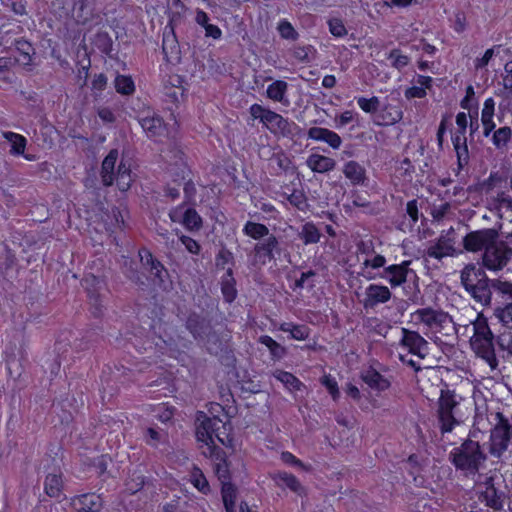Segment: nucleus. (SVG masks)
<instances>
[{
  "label": "nucleus",
  "mask_w": 512,
  "mask_h": 512,
  "mask_svg": "<svg viewBox=\"0 0 512 512\" xmlns=\"http://www.w3.org/2000/svg\"><path fill=\"white\" fill-rule=\"evenodd\" d=\"M196 438L198 442L206 446V450L203 451L205 456H212L214 449H217L214 439L227 447H230L233 441L228 423L218 417H208L203 412H199L196 417Z\"/></svg>",
  "instance_id": "obj_1"
},
{
  "label": "nucleus",
  "mask_w": 512,
  "mask_h": 512,
  "mask_svg": "<svg viewBox=\"0 0 512 512\" xmlns=\"http://www.w3.org/2000/svg\"><path fill=\"white\" fill-rule=\"evenodd\" d=\"M469 326L472 331L469 340L471 349L491 370L496 369L498 361L493 343L494 336L489 327L487 318L482 313H479L477 317L470 322Z\"/></svg>",
  "instance_id": "obj_2"
},
{
  "label": "nucleus",
  "mask_w": 512,
  "mask_h": 512,
  "mask_svg": "<svg viewBox=\"0 0 512 512\" xmlns=\"http://www.w3.org/2000/svg\"><path fill=\"white\" fill-rule=\"evenodd\" d=\"M449 460L456 469L463 471L466 475H474L485 462L486 455L478 442L467 440L459 447L452 449Z\"/></svg>",
  "instance_id": "obj_3"
},
{
  "label": "nucleus",
  "mask_w": 512,
  "mask_h": 512,
  "mask_svg": "<svg viewBox=\"0 0 512 512\" xmlns=\"http://www.w3.org/2000/svg\"><path fill=\"white\" fill-rule=\"evenodd\" d=\"M460 397L450 390H441L438 400V419L443 433L451 432L460 424Z\"/></svg>",
  "instance_id": "obj_4"
},
{
  "label": "nucleus",
  "mask_w": 512,
  "mask_h": 512,
  "mask_svg": "<svg viewBox=\"0 0 512 512\" xmlns=\"http://www.w3.org/2000/svg\"><path fill=\"white\" fill-rule=\"evenodd\" d=\"M249 111L251 117L260 120L270 132L283 136L292 133L294 124L283 118L280 114L260 104L251 105Z\"/></svg>",
  "instance_id": "obj_5"
},
{
  "label": "nucleus",
  "mask_w": 512,
  "mask_h": 512,
  "mask_svg": "<svg viewBox=\"0 0 512 512\" xmlns=\"http://www.w3.org/2000/svg\"><path fill=\"white\" fill-rule=\"evenodd\" d=\"M487 192L490 194L491 204L498 210H512V196L505 191L509 185L504 173H492L485 182Z\"/></svg>",
  "instance_id": "obj_6"
},
{
  "label": "nucleus",
  "mask_w": 512,
  "mask_h": 512,
  "mask_svg": "<svg viewBox=\"0 0 512 512\" xmlns=\"http://www.w3.org/2000/svg\"><path fill=\"white\" fill-rule=\"evenodd\" d=\"M462 250L458 246L457 233L454 228H449L440 235L426 249V255L436 260L446 257L458 256Z\"/></svg>",
  "instance_id": "obj_7"
},
{
  "label": "nucleus",
  "mask_w": 512,
  "mask_h": 512,
  "mask_svg": "<svg viewBox=\"0 0 512 512\" xmlns=\"http://www.w3.org/2000/svg\"><path fill=\"white\" fill-rule=\"evenodd\" d=\"M482 259L483 265L491 271L503 269L512 259L511 250L506 240H500L498 236L495 237L492 243L486 247Z\"/></svg>",
  "instance_id": "obj_8"
},
{
  "label": "nucleus",
  "mask_w": 512,
  "mask_h": 512,
  "mask_svg": "<svg viewBox=\"0 0 512 512\" xmlns=\"http://www.w3.org/2000/svg\"><path fill=\"white\" fill-rule=\"evenodd\" d=\"M412 320L416 324H423L428 329L438 331L450 322V317L442 311L424 308L415 311Z\"/></svg>",
  "instance_id": "obj_9"
},
{
  "label": "nucleus",
  "mask_w": 512,
  "mask_h": 512,
  "mask_svg": "<svg viewBox=\"0 0 512 512\" xmlns=\"http://www.w3.org/2000/svg\"><path fill=\"white\" fill-rule=\"evenodd\" d=\"M497 236L498 233L494 229L472 231L463 238V246L465 250L469 252H477L482 249L486 251V247L489 246Z\"/></svg>",
  "instance_id": "obj_10"
},
{
  "label": "nucleus",
  "mask_w": 512,
  "mask_h": 512,
  "mask_svg": "<svg viewBox=\"0 0 512 512\" xmlns=\"http://www.w3.org/2000/svg\"><path fill=\"white\" fill-rule=\"evenodd\" d=\"M401 346L411 355L424 359L428 354V342L417 332L402 329Z\"/></svg>",
  "instance_id": "obj_11"
},
{
  "label": "nucleus",
  "mask_w": 512,
  "mask_h": 512,
  "mask_svg": "<svg viewBox=\"0 0 512 512\" xmlns=\"http://www.w3.org/2000/svg\"><path fill=\"white\" fill-rule=\"evenodd\" d=\"M173 222L181 223L188 230H198L202 226V219L199 214L191 208L178 206L169 213Z\"/></svg>",
  "instance_id": "obj_12"
},
{
  "label": "nucleus",
  "mask_w": 512,
  "mask_h": 512,
  "mask_svg": "<svg viewBox=\"0 0 512 512\" xmlns=\"http://www.w3.org/2000/svg\"><path fill=\"white\" fill-rule=\"evenodd\" d=\"M390 298L391 292L387 286L370 284L365 289L363 305L365 308H374L388 302Z\"/></svg>",
  "instance_id": "obj_13"
},
{
  "label": "nucleus",
  "mask_w": 512,
  "mask_h": 512,
  "mask_svg": "<svg viewBox=\"0 0 512 512\" xmlns=\"http://www.w3.org/2000/svg\"><path fill=\"white\" fill-rule=\"evenodd\" d=\"M308 138L314 141L325 142L333 149H338L342 144V139L336 132L321 127L310 128L308 130Z\"/></svg>",
  "instance_id": "obj_14"
},
{
  "label": "nucleus",
  "mask_w": 512,
  "mask_h": 512,
  "mask_svg": "<svg viewBox=\"0 0 512 512\" xmlns=\"http://www.w3.org/2000/svg\"><path fill=\"white\" fill-rule=\"evenodd\" d=\"M475 301L483 306H490L494 300L492 279H484L480 284L468 292Z\"/></svg>",
  "instance_id": "obj_15"
},
{
  "label": "nucleus",
  "mask_w": 512,
  "mask_h": 512,
  "mask_svg": "<svg viewBox=\"0 0 512 512\" xmlns=\"http://www.w3.org/2000/svg\"><path fill=\"white\" fill-rule=\"evenodd\" d=\"M140 125L150 138L161 137L167 134V129L162 119L156 115L142 117Z\"/></svg>",
  "instance_id": "obj_16"
},
{
  "label": "nucleus",
  "mask_w": 512,
  "mask_h": 512,
  "mask_svg": "<svg viewBox=\"0 0 512 512\" xmlns=\"http://www.w3.org/2000/svg\"><path fill=\"white\" fill-rule=\"evenodd\" d=\"M486 278L487 276L484 271L475 265H467L461 271V282L467 292L471 291Z\"/></svg>",
  "instance_id": "obj_17"
},
{
  "label": "nucleus",
  "mask_w": 512,
  "mask_h": 512,
  "mask_svg": "<svg viewBox=\"0 0 512 512\" xmlns=\"http://www.w3.org/2000/svg\"><path fill=\"white\" fill-rule=\"evenodd\" d=\"M485 489L481 491L480 500L494 510H500L503 506L501 495L494 486L493 479L487 478L484 482Z\"/></svg>",
  "instance_id": "obj_18"
},
{
  "label": "nucleus",
  "mask_w": 512,
  "mask_h": 512,
  "mask_svg": "<svg viewBox=\"0 0 512 512\" xmlns=\"http://www.w3.org/2000/svg\"><path fill=\"white\" fill-rule=\"evenodd\" d=\"M385 264H386V259L384 256H382L380 254L366 255V257L363 259V261L361 263L360 274L364 278H366L368 280H372V279L376 278V276H377L374 271L381 267H384Z\"/></svg>",
  "instance_id": "obj_19"
},
{
  "label": "nucleus",
  "mask_w": 512,
  "mask_h": 512,
  "mask_svg": "<svg viewBox=\"0 0 512 512\" xmlns=\"http://www.w3.org/2000/svg\"><path fill=\"white\" fill-rule=\"evenodd\" d=\"M73 506L77 512H99L102 501L96 494H84L73 500Z\"/></svg>",
  "instance_id": "obj_20"
},
{
  "label": "nucleus",
  "mask_w": 512,
  "mask_h": 512,
  "mask_svg": "<svg viewBox=\"0 0 512 512\" xmlns=\"http://www.w3.org/2000/svg\"><path fill=\"white\" fill-rule=\"evenodd\" d=\"M494 301L498 304L512 303V282L502 279H492Z\"/></svg>",
  "instance_id": "obj_21"
},
{
  "label": "nucleus",
  "mask_w": 512,
  "mask_h": 512,
  "mask_svg": "<svg viewBox=\"0 0 512 512\" xmlns=\"http://www.w3.org/2000/svg\"><path fill=\"white\" fill-rule=\"evenodd\" d=\"M402 118L403 112L400 107L386 104L378 112L376 123L378 125H394Z\"/></svg>",
  "instance_id": "obj_22"
},
{
  "label": "nucleus",
  "mask_w": 512,
  "mask_h": 512,
  "mask_svg": "<svg viewBox=\"0 0 512 512\" xmlns=\"http://www.w3.org/2000/svg\"><path fill=\"white\" fill-rule=\"evenodd\" d=\"M432 82L433 80L430 76L418 75L416 78L417 85L409 87L405 90V98L408 100L414 98H424L427 95V90L432 87Z\"/></svg>",
  "instance_id": "obj_23"
},
{
  "label": "nucleus",
  "mask_w": 512,
  "mask_h": 512,
  "mask_svg": "<svg viewBox=\"0 0 512 512\" xmlns=\"http://www.w3.org/2000/svg\"><path fill=\"white\" fill-rule=\"evenodd\" d=\"M118 154V150L113 149L102 162L101 178L103 184L106 186H110L114 182V169L118 160Z\"/></svg>",
  "instance_id": "obj_24"
},
{
  "label": "nucleus",
  "mask_w": 512,
  "mask_h": 512,
  "mask_svg": "<svg viewBox=\"0 0 512 512\" xmlns=\"http://www.w3.org/2000/svg\"><path fill=\"white\" fill-rule=\"evenodd\" d=\"M306 164L313 172L317 173L329 172L336 165L334 159L320 154H311L307 158Z\"/></svg>",
  "instance_id": "obj_25"
},
{
  "label": "nucleus",
  "mask_w": 512,
  "mask_h": 512,
  "mask_svg": "<svg viewBox=\"0 0 512 512\" xmlns=\"http://www.w3.org/2000/svg\"><path fill=\"white\" fill-rule=\"evenodd\" d=\"M288 83L283 80H275L268 85L266 90L267 97L274 101L284 105H289V99L287 98Z\"/></svg>",
  "instance_id": "obj_26"
},
{
  "label": "nucleus",
  "mask_w": 512,
  "mask_h": 512,
  "mask_svg": "<svg viewBox=\"0 0 512 512\" xmlns=\"http://www.w3.org/2000/svg\"><path fill=\"white\" fill-rule=\"evenodd\" d=\"M209 457L213 460L214 471L221 484L229 482L230 471L225 454L218 449H214L213 455Z\"/></svg>",
  "instance_id": "obj_27"
},
{
  "label": "nucleus",
  "mask_w": 512,
  "mask_h": 512,
  "mask_svg": "<svg viewBox=\"0 0 512 512\" xmlns=\"http://www.w3.org/2000/svg\"><path fill=\"white\" fill-rule=\"evenodd\" d=\"M343 174L353 185H361L366 179V171L356 161H348L343 166Z\"/></svg>",
  "instance_id": "obj_28"
},
{
  "label": "nucleus",
  "mask_w": 512,
  "mask_h": 512,
  "mask_svg": "<svg viewBox=\"0 0 512 512\" xmlns=\"http://www.w3.org/2000/svg\"><path fill=\"white\" fill-rule=\"evenodd\" d=\"M495 112V101L493 98H487L484 101L482 112H481V122L483 125V133L487 137L494 130L496 124L493 120Z\"/></svg>",
  "instance_id": "obj_29"
},
{
  "label": "nucleus",
  "mask_w": 512,
  "mask_h": 512,
  "mask_svg": "<svg viewBox=\"0 0 512 512\" xmlns=\"http://www.w3.org/2000/svg\"><path fill=\"white\" fill-rule=\"evenodd\" d=\"M386 278L392 286H399L406 281L407 277V263L401 265H391L385 268Z\"/></svg>",
  "instance_id": "obj_30"
},
{
  "label": "nucleus",
  "mask_w": 512,
  "mask_h": 512,
  "mask_svg": "<svg viewBox=\"0 0 512 512\" xmlns=\"http://www.w3.org/2000/svg\"><path fill=\"white\" fill-rule=\"evenodd\" d=\"M114 181H116V184L121 191H127L130 188L133 179L129 163L124 160L119 163L117 173L114 176Z\"/></svg>",
  "instance_id": "obj_31"
},
{
  "label": "nucleus",
  "mask_w": 512,
  "mask_h": 512,
  "mask_svg": "<svg viewBox=\"0 0 512 512\" xmlns=\"http://www.w3.org/2000/svg\"><path fill=\"white\" fill-rule=\"evenodd\" d=\"M363 381L373 389L384 391L390 387L388 379L374 369H368L362 374Z\"/></svg>",
  "instance_id": "obj_32"
},
{
  "label": "nucleus",
  "mask_w": 512,
  "mask_h": 512,
  "mask_svg": "<svg viewBox=\"0 0 512 512\" xmlns=\"http://www.w3.org/2000/svg\"><path fill=\"white\" fill-rule=\"evenodd\" d=\"M273 479L277 483V485L281 487H287L291 491L299 495L303 493L304 489L302 485L300 484L298 479L292 474H289L287 472H277L274 474Z\"/></svg>",
  "instance_id": "obj_33"
},
{
  "label": "nucleus",
  "mask_w": 512,
  "mask_h": 512,
  "mask_svg": "<svg viewBox=\"0 0 512 512\" xmlns=\"http://www.w3.org/2000/svg\"><path fill=\"white\" fill-rule=\"evenodd\" d=\"M139 257L142 264L146 267H149L151 273L160 281H163V273L165 272V269L159 261L153 258L150 251H148L147 249L140 250Z\"/></svg>",
  "instance_id": "obj_34"
},
{
  "label": "nucleus",
  "mask_w": 512,
  "mask_h": 512,
  "mask_svg": "<svg viewBox=\"0 0 512 512\" xmlns=\"http://www.w3.org/2000/svg\"><path fill=\"white\" fill-rule=\"evenodd\" d=\"M273 376L279 382H281L284 387L290 392H296L301 390L303 386L302 382L293 374L283 370H275L273 372Z\"/></svg>",
  "instance_id": "obj_35"
},
{
  "label": "nucleus",
  "mask_w": 512,
  "mask_h": 512,
  "mask_svg": "<svg viewBox=\"0 0 512 512\" xmlns=\"http://www.w3.org/2000/svg\"><path fill=\"white\" fill-rule=\"evenodd\" d=\"M277 246V238L273 234H268V236L263 238L262 242L255 246V252L259 257H264L271 260L273 258V251L277 248Z\"/></svg>",
  "instance_id": "obj_36"
},
{
  "label": "nucleus",
  "mask_w": 512,
  "mask_h": 512,
  "mask_svg": "<svg viewBox=\"0 0 512 512\" xmlns=\"http://www.w3.org/2000/svg\"><path fill=\"white\" fill-rule=\"evenodd\" d=\"M16 50L19 52V57L15 59V62H18L21 65H29L32 61V55L34 54V49L31 44L23 39H19L15 42Z\"/></svg>",
  "instance_id": "obj_37"
},
{
  "label": "nucleus",
  "mask_w": 512,
  "mask_h": 512,
  "mask_svg": "<svg viewBox=\"0 0 512 512\" xmlns=\"http://www.w3.org/2000/svg\"><path fill=\"white\" fill-rule=\"evenodd\" d=\"M190 483L201 493L208 494L210 492L209 483L202 472L198 467H193L189 475Z\"/></svg>",
  "instance_id": "obj_38"
},
{
  "label": "nucleus",
  "mask_w": 512,
  "mask_h": 512,
  "mask_svg": "<svg viewBox=\"0 0 512 512\" xmlns=\"http://www.w3.org/2000/svg\"><path fill=\"white\" fill-rule=\"evenodd\" d=\"M279 330L290 333L291 338L295 340H305L309 336V329L305 325H295L293 323L284 322L280 324Z\"/></svg>",
  "instance_id": "obj_39"
},
{
  "label": "nucleus",
  "mask_w": 512,
  "mask_h": 512,
  "mask_svg": "<svg viewBox=\"0 0 512 512\" xmlns=\"http://www.w3.org/2000/svg\"><path fill=\"white\" fill-rule=\"evenodd\" d=\"M452 143L458 157L459 165L461 166L462 160H466L468 155L466 132L457 130L452 136Z\"/></svg>",
  "instance_id": "obj_40"
},
{
  "label": "nucleus",
  "mask_w": 512,
  "mask_h": 512,
  "mask_svg": "<svg viewBox=\"0 0 512 512\" xmlns=\"http://www.w3.org/2000/svg\"><path fill=\"white\" fill-rule=\"evenodd\" d=\"M259 343L267 347L269 350L272 359L279 360L283 358L286 354V349L278 342H276L272 337L268 335H263L259 338Z\"/></svg>",
  "instance_id": "obj_41"
},
{
  "label": "nucleus",
  "mask_w": 512,
  "mask_h": 512,
  "mask_svg": "<svg viewBox=\"0 0 512 512\" xmlns=\"http://www.w3.org/2000/svg\"><path fill=\"white\" fill-rule=\"evenodd\" d=\"M4 138L11 144L10 152L14 155H23L26 147L24 136L14 132H4Z\"/></svg>",
  "instance_id": "obj_42"
},
{
  "label": "nucleus",
  "mask_w": 512,
  "mask_h": 512,
  "mask_svg": "<svg viewBox=\"0 0 512 512\" xmlns=\"http://www.w3.org/2000/svg\"><path fill=\"white\" fill-rule=\"evenodd\" d=\"M243 233L255 240L263 239L270 234L269 229L264 225L248 221L243 227Z\"/></svg>",
  "instance_id": "obj_43"
},
{
  "label": "nucleus",
  "mask_w": 512,
  "mask_h": 512,
  "mask_svg": "<svg viewBox=\"0 0 512 512\" xmlns=\"http://www.w3.org/2000/svg\"><path fill=\"white\" fill-rule=\"evenodd\" d=\"M222 293L227 302H232L236 297L235 281L232 271L229 268L222 277L221 281Z\"/></svg>",
  "instance_id": "obj_44"
},
{
  "label": "nucleus",
  "mask_w": 512,
  "mask_h": 512,
  "mask_svg": "<svg viewBox=\"0 0 512 512\" xmlns=\"http://www.w3.org/2000/svg\"><path fill=\"white\" fill-rule=\"evenodd\" d=\"M299 236L304 244L308 245L319 242L321 234L313 223L308 222L302 226Z\"/></svg>",
  "instance_id": "obj_45"
},
{
  "label": "nucleus",
  "mask_w": 512,
  "mask_h": 512,
  "mask_svg": "<svg viewBox=\"0 0 512 512\" xmlns=\"http://www.w3.org/2000/svg\"><path fill=\"white\" fill-rule=\"evenodd\" d=\"M62 487L61 476L56 473H51L46 476L44 488L45 492L51 497H57L60 494Z\"/></svg>",
  "instance_id": "obj_46"
},
{
  "label": "nucleus",
  "mask_w": 512,
  "mask_h": 512,
  "mask_svg": "<svg viewBox=\"0 0 512 512\" xmlns=\"http://www.w3.org/2000/svg\"><path fill=\"white\" fill-rule=\"evenodd\" d=\"M115 89L118 93L129 95L135 90V85L131 77L125 75H118L115 78Z\"/></svg>",
  "instance_id": "obj_47"
},
{
  "label": "nucleus",
  "mask_w": 512,
  "mask_h": 512,
  "mask_svg": "<svg viewBox=\"0 0 512 512\" xmlns=\"http://www.w3.org/2000/svg\"><path fill=\"white\" fill-rule=\"evenodd\" d=\"M222 498L226 512H233L235 502V489L230 482L222 483Z\"/></svg>",
  "instance_id": "obj_48"
},
{
  "label": "nucleus",
  "mask_w": 512,
  "mask_h": 512,
  "mask_svg": "<svg viewBox=\"0 0 512 512\" xmlns=\"http://www.w3.org/2000/svg\"><path fill=\"white\" fill-rule=\"evenodd\" d=\"M357 104L361 110L365 113H375L380 107V100L378 97L373 96L371 98L358 97Z\"/></svg>",
  "instance_id": "obj_49"
},
{
  "label": "nucleus",
  "mask_w": 512,
  "mask_h": 512,
  "mask_svg": "<svg viewBox=\"0 0 512 512\" xmlns=\"http://www.w3.org/2000/svg\"><path fill=\"white\" fill-rule=\"evenodd\" d=\"M511 135L512 131L510 127H501L498 130H496L493 134V144L498 148L503 147L509 142Z\"/></svg>",
  "instance_id": "obj_50"
},
{
  "label": "nucleus",
  "mask_w": 512,
  "mask_h": 512,
  "mask_svg": "<svg viewBox=\"0 0 512 512\" xmlns=\"http://www.w3.org/2000/svg\"><path fill=\"white\" fill-rule=\"evenodd\" d=\"M388 59L391 61V65L398 70L403 69L410 62L409 57L402 54L399 50H392Z\"/></svg>",
  "instance_id": "obj_51"
},
{
  "label": "nucleus",
  "mask_w": 512,
  "mask_h": 512,
  "mask_svg": "<svg viewBox=\"0 0 512 512\" xmlns=\"http://www.w3.org/2000/svg\"><path fill=\"white\" fill-rule=\"evenodd\" d=\"M277 30L284 39L295 40L298 36L292 24L285 19L279 21Z\"/></svg>",
  "instance_id": "obj_52"
},
{
  "label": "nucleus",
  "mask_w": 512,
  "mask_h": 512,
  "mask_svg": "<svg viewBox=\"0 0 512 512\" xmlns=\"http://www.w3.org/2000/svg\"><path fill=\"white\" fill-rule=\"evenodd\" d=\"M329 32L338 38H342L347 35L348 31L343 23V21L339 18H332L328 21Z\"/></svg>",
  "instance_id": "obj_53"
},
{
  "label": "nucleus",
  "mask_w": 512,
  "mask_h": 512,
  "mask_svg": "<svg viewBox=\"0 0 512 512\" xmlns=\"http://www.w3.org/2000/svg\"><path fill=\"white\" fill-rule=\"evenodd\" d=\"M321 384L326 387L333 400H338L340 397V391L338 388L337 381L330 375H325L321 379Z\"/></svg>",
  "instance_id": "obj_54"
},
{
  "label": "nucleus",
  "mask_w": 512,
  "mask_h": 512,
  "mask_svg": "<svg viewBox=\"0 0 512 512\" xmlns=\"http://www.w3.org/2000/svg\"><path fill=\"white\" fill-rule=\"evenodd\" d=\"M450 208L451 206L447 202L433 205L430 214L434 220L440 221L449 214Z\"/></svg>",
  "instance_id": "obj_55"
},
{
  "label": "nucleus",
  "mask_w": 512,
  "mask_h": 512,
  "mask_svg": "<svg viewBox=\"0 0 512 512\" xmlns=\"http://www.w3.org/2000/svg\"><path fill=\"white\" fill-rule=\"evenodd\" d=\"M163 440V434L158 430L149 427L146 429L145 441L148 445L157 447Z\"/></svg>",
  "instance_id": "obj_56"
},
{
  "label": "nucleus",
  "mask_w": 512,
  "mask_h": 512,
  "mask_svg": "<svg viewBox=\"0 0 512 512\" xmlns=\"http://www.w3.org/2000/svg\"><path fill=\"white\" fill-rule=\"evenodd\" d=\"M180 241L190 253L198 254L200 252V245L194 239L181 235Z\"/></svg>",
  "instance_id": "obj_57"
},
{
  "label": "nucleus",
  "mask_w": 512,
  "mask_h": 512,
  "mask_svg": "<svg viewBox=\"0 0 512 512\" xmlns=\"http://www.w3.org/2000/svg\"><path fill=\"white\" fill-rule=\"evenodd\" d=\"M353 118L354 116L351 111H345L335 118V126L337 128H341L347 125L348 123L352 122Z\"/></svg>",
  "instance_id": "obj_58"
},
{
  "label": "nucleus",
  "mask_w": 512,
  "mask_h": 512,
  "mask_svg": "<svg viewBox=\"0 0 512 512\" xmlns=\"http://www.w3.org/2000/svg\"><path fill=\"white\" fill-rule=\"evenodd\" d=\"M204 30L207 38L218 40L222 37V31L217 25L209 24Z\"/></svg>",
  "instance_id": "obj_59"
},
{
  "label": "nucleus",
  "mask_w": 512,
  "mask_h": 512,
  "mask_svg": "<svg viewBox=\"0 0 512 512\" xmlns=\"http://www.w3.org/2000/svg\"><path fill=\"white\" fill-rule=\"evenodd\" d=\"M195 22L198 25H200L203 29H205V27H207L210 24L208 14L201 9H196L195 10Z\"/></svg>",
  "instance_id": "obj_60"
},
{
  "label": "nucleus",
  "mask_w": 512,
  "mask_h": 512,
  "mask_svg": "<svg viewBox=\"0 0 512 512\" xmlns=\"http://www.w3.org/2000/svg\"><path fill=\"white\" fill-rule=\"evenodd\" d=\"M456 125L458 131L466 132L468 126V116L465 112H459L456 115Z\"/></svg>",
  "instance_id": "obj_61"
},
{
  "label": "nucleus",
  "mask_w": 512,
  "mask_h": 512,
  "mask_svg": "<svg viewBox=\"0 0 512 512\" xmlns=\"http://www.w3.org/2000/svg\"><path fill=\"white\" fill-rule=\"evenodd\" d=\"M494 55L493 49H487L481 58L476 59L475 67L481 68L486 66Z\"/></svg>",
  "instance_id": "obj_62"
},
{
  "label": "nucleus",
  "mask_w": 512,
  "mask_h": 512,
  "mask_svg": "<svg viewBox=\"0 0 512 512\" xmlns=\"http://www.w3.org/2000/svg\"><path fill=\"white\" fill-rule=\"evenodd\" d=\"M281 459L284 463L286 464H289V465H295V466H299V467H304V465L302 464V462L300 460H298L292 453L290 452H283L281 454Z\"/></svg>",
  "instance_id": "obj_63"
},
{
  "label": "nucleus",
  "mask_w": 512,
  "mask_h": 512,
  "mask_svg": "<svg viewBox=\"0 0 512 512\" xmlns=\"http://www.w3.org/2000/svg\"><path fill=\"white\" fill-rule=\"evenodd\" d=\"M407 214L410 216L412 221L415 223L418 220V207L415 200L409 201L406 206Z\"/></svg>",
  "instance_id": "obj_64"
}]
</instances>
